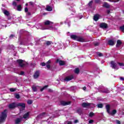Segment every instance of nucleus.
Instances as JSON below:
<instances>
[{
    "label": "nucleus",
    "mask_w": 124,
    "mask_h": 124,
    "mask_svg": "<svg viewBox=\"0 0 124 124\" xmlns=\"http://www.w3.org/2000/svg\"><path fill=\"white\" fill-rule=\"evenodd\" d=\"M45 24V26L44 27L42 28V30H50L51 31H56L57 30V28L56 27H53V26H50V25H52L53 24V22L49 21V20H46L44 22Z\"/></svg>",
    "instance_id": "nucleus-1"
},
{
    "label": "nucleus",
    "mask_w": 124,
    "mask_h": 124,
    "mask_svg": "<svg viewBox=\"0 0 124 124\" xmlns=\"http://www.w3.org/2000/svg\"><path fill=\"white\" fill-rule=\"evenodd\" d=\"M22 107L23 109H25V108H26V105L23 103H19L18 104L13 103L9 105V108L10 109H13L15 108V107Z\"/></svg>",
    "instance_id": "nucleus-2"
},
{
    "label": "nucleus",
    "mask_w": 124,
    "mask_h": 124,
    "mask_svg": "<svg viewBox=\"0 0 124 124\" xmlns=\"http://www.w3.org/2000/svg\"><path fill=\"white\" fill-rule=\"evenodd\" d=\"M7 117V110L5 109L3 112L1 113L0 115V123L5 122L6 118Z\"/></svg>",
    "instance_id": "nucleus-3"
},
{
    "label": "nucleus",
    "mask_w": 124,
    "mask_h": 124,
    "mask_svg": "<svg viewBox=\"0 0 124 124\" xmlns=\"http://www.w3.org/2000/svg\"><path fill=\"white\" fill-rule=\"evenodd\" d=\"M70 37L72 38V39H74V40H77V41H79V42H85L86 41L84 38L77 36L75 35H71Z\"/></svg>",
    "instance_id": "nucleus-4"
},
{
    "label": "nucleus",
    "mask_w": 124,
    "mask_h": 124,
    "mask_svg": "<svg viewBox=\"0 0 124 124\" xmlns=\"http://www.w3.org/2000/svg\"><path fill=\"white\" fill-rule=\"evenodd\" d=\"M82 106L84 108H88V107L93 108V107H94V104L89 103H83Z\"/></svg>",
    "instance_id": "nucleus-5"
},
{
    "label": "nucleus",
    "mask_w": 124,
    "mask_h": 124,
    "mask_svg": "<svg viewBox=\"0 0 124 124\" xmlns=\"http://www.w3.org/2000/svg\"><path fill=\"white\" fill-rule=\"evenodd\" d=\"M107 111L108 114H110V115H115L117 113V110L116 109H114L112 111V112H110V106L108 105L106 107Z\"/></svg>",
    "instance_id": "nucleus-6"
},
{
    "label": "nucleus",
    "mask_w": 124,
    "mask_h": 124,
    "mask_svg": "<svg viewBox=\"0 0 124 124\" xmlns=\"http://www.w3.org/2000/svg\"><path fill=\"white\" fill-rule=\"evenodd\" d=\"M110 66L113 68V69H115L116 70H118L119 69V67H118V63L115 62L114 61H111L110 62Z\"/></svg>",
    "instance_id": "nucleus-7"
},
{
    "label": "nucleus",
    "mask_w": 124,
    "mask_h": 124,
    "mask_svg": "<svg viewBox=\"0 0 124 124\" xmlns=\"http://www.w3.org/2000/svg\"><path fill=\"white\" fill-rule=\"evenodd\" d=\"M17 62L18 63L20 67H24V66H25V62H24V61L22 60H17Z\"/></svg>",
    "instance_id": "nucleus-8"
},
{
    "label": "nucleus",
    "mask_w": 124,
    "mask_h": 124,
    "mask_svg": "<svg viewBox=\"0 0 124 124\" xmlns=\"http://www.w3.org/2000/svg\"><path fill=\"white\" fill-rule=\"evenodd\" d=\"M70 103H71L70 101L66 102L64 101H62L61 102V105H62V106H66V105H69Z\"/></svg>",
    "instance_id": "nucleus-9"
},
{
    "label": "nucleus",
    "mask_w": 124,
    "mask_h": 124,
    "mask_svg": "<svg viewBox=\"0 0 124 124\" xmlns=\"http://www.w3.org/2000/svg\"><path fill=\"white\" fill-rule=\"evenodd\" d=\"M58 62H59L60 65H64L65 64V62L60 60L59 59L56 60V63H58Z\"/></svg>",
    "instance_id": "nucleus-10"
},
{
    "label": "nucleus",
    "mask_w": 124,
    "mask_h": 124,
    "mask_svg": "<svg viewBox=\"0 0 124 124\" xmlns=\"http://www.w3.org/2000/svg\"><path fill=\"white\" fill-rule=\"evenodd\" d=\"M73 79V76H70L66 77L64 79V80L66 81V82H68V81H70Z\"/></svg>",
    "instance_id": "nucleus-11"
},
{
    "label": "nucleus",
    "mask_w": 124,
    "mask_h": 124,
    "mask_svg": "<svg viewBox=\"0 0 124 124\" xmlns=\"http://www.w3.org/2000/svg\"><path fill=\"white\" fill-rule=\"evenodd\" d=\"M100 27L102 29H107L108 26L106 23H102L100 24Z\"/></svg>",
    "instance_id": "nucleus-12"
},
{
    "label": "nucleus",
    "mask_w": 124,
    "mask_h": 124,
    "mask_svg": "<svg viewBox=\"0 0 124 124\" xmlns=\"http://www.w3.org/2000/svg\"><path fill=\"white\" fill-rule=\"evenodd\" d=\"M39 75H40L39 71H36L33 75V77L34 79H37V78L39 77Z\"/></svg>",
    "instance_id": "nucleus-13"
},
{
    "label": "nucleus",
    "mask_w": 124,
    "mask_h": 124,
    "mask_svg": "<svg viewBox=\"0 0 124 124\" xmlns=\"http://www.w3.org/2000/svg\"><path fill=\"white\" fill-rule=\"evenodd\" d=\"M108 45H110V46H113V45H115V40H108Z\"/></svg>",
    "instance_id": "nucleus-14"
},
{
    "label": "nucleus",
    "mask_w": 124,
    "mask_h": 124,
    "mask_svg": "<svg viewBox=\"0 0 124 124\" xmlns=\"http://www.w3.org/2000/svg\"><path fill=\"white\" fill-rule=\"evenodd\" d=\"M50 63H51V61H48L47 62H46V68H47V69H50V67H51V65L50 64Z\"/></svg>",
    "instance_id": "nucleus-15"
},
{
    "label": "nucleus",
    "mask_w": 124,
    "mask_h": 124,
    "mask_svg": "<svg viewBox=\"0 0 124 124\" xmlns=\"http://www.w3.org/2000/svg\"><path fill=\"white\" fill-rule=\"evenodd\" d=\"M2 11L6 16H8L9 15V12L7 10H4V9H2Z\"/></svg>",
    "instance_id": "nucleus-16"
},
{
    "label": "nucleus",
    "mask_w": 124,
    "mask_h": 124,
    "mask_svg": "<svg viewBox=\"0 0 124 124\" xmlns=\"http://www.w3.org/2000/svg\"><path fill=\"white\" fill-rule=\"evenodd\" d=\"M46 10H47V11H52V10H53V8L49 5H47L46 6Z\"/></svg>",
    "instance_id": "nucleus-17"
},
{
    "label": "nucleus",
    "mask_w": 124,
    "mask_h": 124,
    "mask_svg": "<svg viewBox=\"0 0 124 124\" xmlns=\"http://www.w3.org/2000/svg\"><path fill=\"white\" fill-rule=\"evenodd\" d=\"M122 41L120 40H118L117 41V44H116V47H120L121 45H122Z\"/></svg>",
    "instance_id": "nucleus-18"
},
{
    "label": "nucleus",
    "mask_w": 124,
    "mask_h": 124,
    "mask_svg": "<svg viewBox=\"0 0 124 124\" xmlns=\"http://www.w3.org/2000/svg\"><path fill=\"white\" fill-rule=\"evenodd\" d=\"M101 92V93H110V91H109V90H108L107 88L105 89L104 90H102Z\"/></svg>",
    "instance_id": "nucleus-19"
},
{
    "label": "nucleus",
    "mask_w": 124,
    "mask_h": 124,
    "mask_svg": "<svg viewBox=\"0 0 124 124\" xmlns=\"http://www.w3.org/2000/svg\"><path fill=\"white\" fill-rule=\"evenodd\" d=\"M99 19V15H97L94 16V17H93L94 21H98Z\"/></svg>",
    "instance_id": "nucleus-20"
},
{
    "label": "nucleus",
    "mask_w": 124,
    "mask_h": 124,
    "mask_svg": "<svg viewBox=\"0 0 124 124\" xmlns=\"http://www.w3.org/2000/svg\"><path fill=\"white\" fill-rule=\"evenodd\" d=\"M104 7H106V8H109L110 5L108 4L107 2H105L103 5Z\"/></svg>",
    "instance_id": "nucleus-21"
},
{
    "label": "nucleus",
    "mask_w": 124,
    "mask_h": 124,
    "mask_svg": "<svg viewBox=\"0 0 124 124\" xmlns=\"http://www.w3.org/2000/svg\"><path fill=\"white\" fill-rule=\"evenodd\" d=\"M29 115H30V113L29 112L25 113L23 116L24 119H29Z\"/></svg>",
    "instance_id": "nucleus-22"
},
{
    "label": "nucleus",
    "mask_w": 124,
    "mask_h": 124,
    "mask_svg": "<svg viewBox=\"0 0 124 124\" xmlns=\"http://www.w3.org/2000/svg\"><path fill=\"white\" fill-rule=\"evenodd\" d=\"M17 10L18 11H21L22 10V6L21 5H18L17 6Z\"/></svg>",
    "instance_id": "nucleus-23"
},
{
    "label": "nucleus",
    "mask_w": 124,
    "mask_h": 124,
    "mask_svg": "<svg viewBox=\"0 0 124 124\" xmlns=\"http://www.w3.org/2000/svg\"><path fill=\"white\" fill-rule=\"evenodd\" d=\"M32 90L33 91V92H37V86H33L32 87Z\"/></svg>",
    "instance_id": "nucleus-24"
},
{
    "label": "nucleus",
    "mask_w": 124,
    "mask_h": 124,
    "mask_svg": "<svg viewBox=\"0 0 124 124\" xmlns=\"http://www.w3.org/2000/svg\"><path fill=\"white\" fill-rule=\"evenodd\" d=\"M79 72H80V70H79V68H77L75 69V73L78 74Z\"/></svg>",
    "instance_id": "nucleus-25"
},
{
    "label": "nucleus",
    "mask_w": 124,
    "mask_h": 124,
    "mask_svg": "<svg viewBox=\"0 0 124 124\" xmlns=\"http://www.w3.org/2000/svg\"><path fill=\"white\" fill-rule=\"evenodd\" d=\"M48 87V85H46L44 87H43L42 89H41L40 91L41 92H43L45 89H47V87Z\"/></svg>",
    "instance_id": "nucleus-26"
},
{
    "label": "nucleus",
    "mask_w": 124,
    "mask_h": 124,
    "mask_svg": "<svg viewBox=\"0 0 124 124\" xmlns=\"http://www.w3.org/2000/svg\"><path fill=\"white\" fill-rule=\"evenodd\" d=\"M21 120L20 118H17L16 120V124H19L21 122Z\"/></svg>",
    "instance_id": "nucleus-27"
},
{
    "label": "nucleus",
    "mask_w": 124,
    "mask_h": 124,
    "mask_svg": "<svg viewBox=\"0 0 124 124\" xmlns=\"http://www.w3.org/2000/svg\"><path fill=\"white\" fill-rule=\"evenodd\" d=\"M17 74H18V75H24L25 72L24 71H21L20 73L17 72Z\"/></svg>",
    "instance_id": "nucleus-28"
},
{
    "label": "nucleus",
    "mask_w": 124,
    "mask_h": 124,
    "mask_svg": "<svg viewBox=\"0 0 124 124\" xmlns=\"http://www.w3.org/2000/svg\"><path fill=\"white\" fill-rule=\"evenodd\" d=\"M97 107L98 108H102V107H103V105L102 104H99L97 105Z\"/></svg>",
    "instance_id": "nucleus-29"
},
{
    "label": "nucleus",
    "mask_w": 124,
    "mask_h": 124,
    "mask_svg": "<svg viewBox=\"0 0 124 124\" xmlns=\"http://www.w3.org/2000/svg\"><path fill=\"white\" fill-rule=\"evenodd\" d=\"M120 29L121 31H122L123 32H124V25H123V26L120 27Z\"/></svg>",
    "instance_id": "nucleus-30"
},
{
    "label": "nucleus",
    "mask_w": 124,
    "mask_h": 124,
    "mask_svg": "<svg viewBox=\"0 0 124 124\" xmlns=\"http://www.w3.org/2000/svg\"><path fill=\"white\" fill-rule=\"evenodd\" d=\"M27 103L29 105L32 104V101L31 100H29L27 101Z\"/></svg>",
    "instance_id": "nucleus-31"
},
{
    "label": "nucleus",
    "mask_w": 124,
    "mask_h": 124,
    "mask_svg": "<svg viewBox=\"0 0 124 124\" xmlns=\"http://www.w3.org/2000/svg\"><path fill=\"white\" fill-rule=\"evenodd\" d=\"M120 66H124V63L123 62H118L117 63Z\"/></svg>",
    "instance_id": "nucleus-32"
},
{
    "label": "nucleus",
    "mask_w": 124,
    "mask_h": 124,
    "mask_svg": "<svg viewBox=\"0 0 124 124\" xmlns=\"http://www.w3.org/2000/svg\"><path fill=\"white\" fill-rule=\"evenodd\" d=\"M15 97L17 99H19V98H20V95H19V94H16Z\"/></svg>",
    "instance_id": "nucleus-33"
},
{
    "label": "nucleus",
    "mask_w": 124,
    "mask_h": 124,
    "mask_svg": "<svg viewBox=\"0 0 124 124\" xmlns=\"http://www.w3.org/2000/svg\"><path fill=\"white\" fill-rule=\"evenodd\" d=\"M45 113L43 112L42 114H41L40 115V117H41V118H43V117H44V116H45Z\"/></svg>",
    "instance_id": "nucleus-34"
},
{
    "label": "nucleus",
    "mask_w": 124,
    "mask_h": 124,
    "mask_svg": "<svg viewBox=\"0 0 124 124\" xmlns=\"http://www.w3.org/2000/svg\"><path fill=\"white\" fill-rule=\"evenodd\" d=\"M94 113H93V112H91L89 113V117H93V116H94Z\"/></svg>",
    "instance_id": "nucleus-35"
},
{
    "label": "nucleus",
    "mask_w": 124,
    "mask_h": 124,
    "mask_svg": "<svg viewBox=\"0 0 124 124\" xmlns=\"http://www.w3.org/2000/svg\"><path fill=\"white\" fill-rule=\"evenodd\" d=\"M10 92H15L16 91V89L15 88H11L10 89Z\"/></svg>",
    "instance_id": "nucleus-36"
},
{
    "label": "nucleus",
    "mask_w": 124,
    "mask_h": 124,
    "mask_svg": "<svg viewBox=\"0 0 124 124\" xmlns=\"http://www.w3.org/2000/svg\"><path fill=\"white\" fill-rule=\"evenodd\" d=\"M97 55H98V56H99V57H102V56H103V55L102 54V53H99V52H98V53H97Z\"/></svg>",
    "instance_id": "nucleus-37"
},
{
    "label": "nucleus",
    "mask_w": 124,
    "mask_h": 124,
    "mask_svg": "<svg viewBox=\"0 0 124 124\" xmlns=\"http://www.w3.org/2000/svg\"><path fill=\"white\" fill-rule=\"evenodd\" d=\"M109 0V1H113V2H117L119 1L120 0Z\"/></svg>",
    "instance_id": "nucleus-38"
},
{
    "label": "nucleus",
    "mask_w": 124,
    "mask_h": 124,
    "mask_svg": "<svg viewBox=\"0 0 124 124\" xmlns=\"http://www.w3.org/2000/svg\"><path fill=\"white\" fill-rule=\"evenodd\" d=\"M78 114H79V115H81V114H82V111L80 110V109H78Z\"/></svg>",
    "instance_id": "nucleus-39"
},
{
    "label": "nucleus",
    "mask_w": 124,
    "mask_h": 124,
    "mask_svg": "<svg viewBox=\"0 0 124 124\" xmlns=\"http://www.w3.org/2000/svg\"><path fill=\"white\" fill-rule=\"evenodd\" d=\"M41 65H42V66H45V65H46V64L45 63V62H43L41 63Z\"/></svg>",
    "instance_id": "nucleus-40"
},
{
    "label": "nucleus",
    "mask_w": 124,
    "mask_h": 124,
    "mask_svg": "<svg viewBox=\"0 0 124 124\" xmlns=\"http://www.w3.org/2000/svg\"><path fill=\"white\" fill-rule=\"evenodd\" d=\"M13 5H14V6H16V5H17V3H16V2L14 1L13 2Z\"/></svg>",
    "instance_id": "nucleus-41"
},
{
    "label": "nucleus",
    "mask_w": 124,
    "mask_h": 124,
    "mask_svg": "<svg viewBox=\"0 0 124 124\" xmlns=\"http://www.w3.org/2000/svg\"><path fill=\"white\" fill-rule=\"evenodd\" d=\"M27 16H31V13L30 12H28L26 14Z\"/></svg>",
    "instance_id": "nucleus-42"
},
{
    "label": "nucleus",
    "mask_w": 124,
    "mask_h": 124,
    "mask_svg": "<svg viewBox=\"0 0 124 124\" xmlns=\"http://www.w3.org/2000/svg\"><path fill=\"white\" fill-rule=\"evenodd\" d=\"M89 124H93V120H89Z\"/></svg>",
    "instance_id": "nucleus-43"
},
{
    "label": "nucleus",
    "mask_w": 124,
    "mask_h": 124,
    "mask_svg": "<svg viewBox=\"0 0 124 124\" xmlns=\"http://www.w3.org/2000/svg\"><path fill=\"white\" fill-rule=\"evenodd\" d=\"M116 123L118 124H121V121L119 120H116Z\"/></svg>",
    "instance_id": "nucleus-44"
},
{
    "label": "nucleus",
    "mask_w": 124,
    "mask_h": 124,
    "mask_svg": "<svg viewBox=\"0 0 124 124\" xmlns=\"http://www.w3.org/2000/svg\"><path fill=\"white\" fill-rule=\"evenodd\" d=\"M92 3H93V1H91L89 3V6H91V5H92Z\"/></svg>",
    "instance_id": "nucleus-45"
},
{
    "label": "nucleus",
    "mask_w": 124,
    "mask_h": 124,
    "mask_svg": "<svg viewBox=\"0 0 124 124\" xmlns=\"http://www.w3.org/2000/svg\"><path fill=\"white\" fill-rule=\"evenodd\" d=\"M13 37H14V35L13 34H12L10 36V38L11 39V38H13Z\"/></svg>",
    "instance_id": "nucleus-46"
},
{
    "label": "nucleus",
    "mask_w": 124,
    "mask_h": 124,
    "mask_svg": "<svg viewBox=\"0 0 124 124\" xmlns=\"http://www.w3.org/2000/svg\"><path fill=\"white\" fill-rule=\"evenodd\" d=\"M94 45L95 46H98V45H99V43H95Z\"/></svg>",
    "instance_id": "nucleus-47"
},
{
    "label": "nucleus",
    "mask_w": 124,
    "mask_h": 124,
    "mask_svg": "<svg viewBox=\"0 0 124 124\" xmlns=\"http://www.w3.org/2000/svg\"><path fill=\"white\" fill-rule=\"evenodd\" d=\"M29 11V9H28V8H25V12H28Z\"/></svg>",
    "instance_id": "nucleus-48"
},
{
    "label": "nucleus",
    "mask_w": 124,
    "mask_h": 124,
    "mask_svg": "<svg viewBox=\"0 0 124 124\" xmlns=\"http://www.w3.org/2000/svg\"><path fill=\"white\" fill-rule=\"evenodd\" d=\"M46 44L47 45H50V44H51V42H49V41H47L46 42Z\"/></svg>",
    "instance_id": "nucleus-49"
},
{
    "label": "nucleus",
    "mask_w": 124,
    "mask_h": 124,
    "mask_svg": "<svg viewBox=\"0 0 124 124\" xmlns=\"http://www.w3.org/2000/svg\"><path fill=\"white\" fill-rule=\"evenodd\" d=\"M30 5H33V2H30Z\"/></svg>",
    "instance_id": "nucleus-50"
},
{
    "label": "nucleus",
    "mask_w": 124,
    "mask_h": 124,
    "mask_svg": "<svg viewBox=\"0 0 124 124\" xmlns=\"http://www.w3.org/2000/svg\"><path fill=\"white\" fill-rule=\"evenodd\" d=\"M74 123H75V124H77V123H78V120H75Z\"/></svg>",
    "instance_id": "nucleus-51"
},
{
    "label": "nucleus",
    "mask_w": 124,
    "mask_h": 124,
    "mask_svg": "<svg viewBox=\"0 0 124 124\" xmlns=\"http://www.w3.org/2000/svg\"><path fill=\"white\" fill-rule=\"evenodd\" d=\"M110 11H110V10H107V13H108V14H109V13H110Z\"/></svg>",
    "instance_id": "nucleus-52"
},
{
    "label": "nucleus",
    "mask_w": 124,
    "mask_h": 124,
    "mask_svg": "<svg viewBox=\"0 0 124 124\" xmlns=\"http://www.w3.org/2000/svg\"><path fill=\"white\" fill-rule=\"evenodd\" d=\"M67 124H72V122H70V121H69V122H67Z\"/></svg>",
    "instance_id": "nucleus-53"
},
{
    "label": "nucleus",
    "mask_w": 124,
    "mask_h": 124,
    "mask_svg": "<svg viewBox=\"0 0 124 124\" xmlns=\"http://www.w3.org/2000/svg\"><path fill=\"white\" fill-rule=\"evenodd\" d=\"M120 80H122V81H124V78L123 77L120 78Z\"/></svg>",
    "instance_id": "nucleus-54"
},
{
    "label": "nucleus",
    "mask_w": 124,
    "mask_h": 124,
    "mask_svg": "<svg viewBox=\"0 0 124 124\" xmlns=\"http://www.w3.org/2000/svg\"><path fill=\"white\" fill-rule=\"evenodd\" d=\"M86 87H83V91H86Z\"/></svg>",
    "instance_id": "nucleus-55"
},
{
    "label": "nucleus",
    "mask_w": 124,
    "mask_h": 124,
    "mask_svg": "<svg viewBox=\"0 0 124 124\" xmlns=\"http://www.w3.org/2000/svg\"><path fill=\"white\" fill-rule=\"evenodd\" d=\"M83 18V16H81L79 17V19H82Z\"/></svg>",
    "instance_id": "nucleus-56"
},
{
    "label": "nucleus",
    "mask_w": 124,
    "mask_h": 124,
    "mask_svg": "<svg viewBox=\"0 0 124 124\" xmlns=\"http://www.w3.org/2000/svg\"><path fill=\"white\" fill-rule=\"evenodd\" d=\"M51 89L48 90V92H51Z\"/></svg>",
    "instance_id": "nucleus-57"
},
{
    "label": "nucleus",
    "mask_w": 124,
    "mask_h": 124,
    "mask_svg": "<svg viewBox=\"0 0 124 124\" xmlns=\"http://www.w3.org/2000/svg\"><path fill=\"white\" fill-rule=\"evenodd\" d=\"M17 1H20V0H16Z\"/></svg>",
    "instance_id": "nucleus-58"
},
{
    "label": "nucleus",
    "mask_w": 124,
    "mask_h": 124,
    "mask_svg": "<svg viewBox=\"0 0 124 124\" xmlns=\"http://www.w3.org/2000/svg\"><path fill=\"white\" fill-rule=\"evenodd\" d=\"M1 51V49L0 48V52Z\"/></svg>",
    "instance_id": "nucleus-59"
},
{
    "label": "nucleus",
    "mask_w": 124,
    "mask_h": 124,
    "mask_svg": "<svg viewBox=\"0 0 124 124\" xmlns=\"http://www.w3.org/2000/svg\"><path fill=\"white\" fill-rule=\"evenodd\" d=\"M68 26H69V27L70 26V25H69V24H68Z\"/></svg>",
    "instance_id": "nucleus-60"
},
{
    "label": "nucleus",
    "mask_w": 124,
    "mask_h": 124,
    "mask_svg": "<svg viewBox=\"0 0 124 124\" xmlns=\"http://www.w3.org/2000/svg\"><path fill=\"white\" fill-rule=\"evenodd\" d=\"M5 28H6V25H5Z\"/></svg>",
    "instance_id": "nucleus-61"
},
{
    "label": "nucleus",
    "mask_w": 124,
    "mask_h": 124,
    "mask_svg": "<svg viewBox=\"0 0 124 124\" xmlns=\"http://www.w3.org/2000/svg\"><path fill=\"white\" fill-rule=\"evenodd\" d=\"M20 45H22V43H20Z\"/></svg>",
    "instance_id": "nucleus-62"
},
{
    "label": "nucleus",
    "mask_w": 124,
    "mask_h": 124,
    "mask_svg": "<svg viewBox=\"0 0 124 124\" xmlns=\"http://www.w3.org/2000/svg\"><path fill=\"white\" fill-rule=\"evenodd\" d=\"M26 5H28V4H26Z\"/></svg>",
    "instance_id": "nucleus-63"
},
{
    "label": "nucleus",
    "mask_w": 124,
    "mask_h": 124,
    "mask_svg": "<svg viewBox=\"0 0 124 124\" xmlns=\"http://www.w3.org/2000/svg\"><path fill=\"white\" fill-rule=\"evenodd\" d=\"M65 23H67V21H65Z\"/></svg>",
    "instance_id": "nucleus-64"
}]
</instances>
